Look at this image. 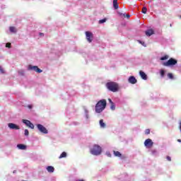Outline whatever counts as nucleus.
Wrapping results in <instances>:
<instances>
[{
	"label": "nucleus",
	"instance_id": "obj_12",
	"mask_svg": "<svg viewBox=\"0 0 181 181\" xmlns=\"http://www.w3.org/2000/svg\"><path fill=\"white\" fill-rule=\"evenodd\" d=\"M139 74H140V76H141V77L143 80H147L148 79V76H146V74H145V72H144L142 71H140Z\"/></svg>",
	"mask_w": 181,
	"mask_h": 181
},
{
	"label": "nucleus",
	"instance_id": "obj_23",
	"mask_svg": "<svg viewBox=\"0 0 181 181\" xmlns=\"http://www.w3.org/2000/svg\"><path fill=\"white\" fill-rule=\"evenodd\" d=\"M142 13H146V12H148V8H146V7H143L142 10H141Z\"/></svg>",
	"mask_w": 181,
	"mask_h": 181
},
{
	"label": "nucleus",
	"instance_id": "obj_13",
	"mask_svg": "<svg viewBox=\"0 0 181 181\" xmlns=\"http://www.w3.org/2000/svg\"><path fill=\"white\" fill-rule=\"evenodd\" d=\"M155 32L152 29L147 30L146 31V36H152Z\"/></svg>",
	"mask_w": 181,
	"mask_h": 181
},
{
	"label": "nucleus",
	"instance_id": "obj_1",
	"mask_svg": "<svg viewBox=\"0 0 181 181\" xmlns=\"http://www.w3.org/2000/svg\"><path fill=\"white\" fill-rule=\"evenodd\" d=\"M105 107H107V100L105 99H103L99 100L95 106V112L100 114L105 110Z\"/></svg>",
	"mask_w": 181,
	"mask_h": 181
},
{
	"label": "nucleus",
	"instance_id": "obj_30",
	"mask_svg": "<svg viewBox=\"0 0 181 181\" xmlns=\"http://www.w3.org/2000/svg\"><path fill=\"white\" fill-rule=\"evenodd\" d=\"M11 44L10 42H7L6 44V47H8L9 49H11Z\"/></svg>",
	"mask_w": 181,
	"mask_h": 181
},
{
	"label": "nucleus",
	"instance_id": "obj_36",
	"mask_svg": "<svg viewBox=\"0 0 181 181\" xmlns=\"http://www.w3.org/2000/svg\"><path fill=\"white\" fill-rule=\"evenodd\" d=\"M177 142H181V139H177Z\"/></svg>",
	"mask_w": 181,
	"mask_h": 181
},
{
	"label": "nucleus",
	"instance_id": "obj_8",
	"mask_svg": "<svg viewBox=\"0 0 181 181\" xmlns=\"http://www.w3.org/2000/svg\"><path fill=\"white\" fill-rule=\"evenodd\" d=\"M28 69L33 70L34 71H36V73H42L43 72V70L39 69V67H37V66L30 65L28 66Z\"/></svg>",
	"mask_w": 181,
	"mask_h": 181
},
{
	"label": "nucleus",
	"instance_id": "obj_15",
	"mask_svg": "<svg viewBox=\"0 0 181 181\" xmlns=\"http://www.w3.org/2000/svg\"><path fill=\"white\" fill-rule=\"evenodd\" d=\"M17 148H18V149H21L22 151H25V149H26V146L25 144H18Z\"/></svg>",
	"mask_w": 181,
	"mask_h": 181
},
{
	"label": "nucleus",
	"instance_id": "obj_32",
	"mask_svg": "<svg viewBox=\"0 0 181 181\" xmlns=\"http://www.w3.org/2000/svg\"><path fill=\"white\" fill-rule=\"evenodd\" d=\"M166 159H167V160H168L169 162H170V161L172 160V158H171L170 156H168L166 157Z\"/></svg>",
	"mask_w": 181,
	"mask_h": 181
},
{
	"label": "nucleus",
	"instance_id": "obj_26",
	"mask_svg": "<svg viewBox=\"0 0 181 181\" xmlns=\"http://www.w3.org/2000/svg\"><path fill=\"white\" fill-rule=\"evenodd\" d=\"M161 77H165V70L161 69L160 71Z\"/></svg>",
	"mask_w": 181,
	"mask_h": 181
},
{
	"label": "nucleus",
	"instance_id": "obj_34",
	"mask_svg": "<svg viewBox=\"0 0 181 181\" xmlns=\"http://www.w3.org/2000/svg\"><path fill=\"white\" fill-rule=\"evenodd\" d=\"M108 101H109L110 104H112V103H114V102H112V100H111V98H109V99H108Z\"/></svg>",
	"mask_w": 181,
	"mask_h": 181
},
{
	"label": "nucleus",
	"instance_id": "obj_17",
	"mask_svg": "<svg viewBox=\"0 0 181 181\" xmlns=\"http://www.w3.org/2000/svg\"><path fill=\"white\" fill-rule=\"evenodd\" d=\"M113 153H114L115 156H116L117 158H121L122 156V154H121V153L119 151H113Z\"/></svg>",
	"mask_w": 181,
	"mask_h": 181
},
{
	"label": "nucleus",
	"instance_id": "obj_5",
	"mask_svg": "<svg viewBox=\"0 0 181 181\" xmlns=\"http://www.w3.org/2000/svg\"><path fill=\"white\" fill-rule=\"evenodd\" d=\"M22 122H23V124H25V125L28 127V128H30L31 129H35V125L30 121L28 119H23Z\"/></svg>",
	"mask_w": 181,
	"mask_h": 181
},
{
	"label": "nucleus",
	"instance_id": "obj_3",
	"mask_svg": "<svg viewBox=\"0 0 181 181\" xmlns=\"http://www.w3.org/2000/svg\"><path fill=\"white\" fill-rule=\"evenodd\" d=\"M90 152L92 155L95 156H98V155H101V152L103 150L101 146H98V144H95L92 148H90Z\"/></svg>",
	"mask_w": 181,
	"mask_h": 181
},
{
	"label": "nucleus",
	"instance_id": "obj_35",
	"mask_svg": "<svg viewBox=\"0 0 181 181\" xmlns=\"http://www.w3.org/2000/svg\"><path fill=\"white\" fill-rule=\"evenodd\" d=\"M40 36H45V34H43V33H40Z\"/></svg>",
	"mask_w": 181,
	"mask_h": 181
},
{
	"label": "nucleus",
	"instance_id": "obj_19",
	"mask_svg": "<svg viewBox=\"0 0 181 181\" xmlns=\"http://www.w3.org/2000/svg\"><path fill=\"white\" fill-rule=\"evenodd\" d=\"M99 124H100L101 128H105V123H104L103 119H100L99 122Z\"/></svg>",
	"mask_w": 181,
	"mask_h": 181
},
{
	"label": "nucleus",
	"instance_id": "obj_25",
	"mask_svg": "<svg viewBox=\"0 0 181 181\" xmlns=\"http://www.w3.org/2000/svg\"><path fill=\"white\" fill-rule=\"evenodd\" d=\"M168 78H170L171 80H173V74L168 73Z\"/></svg>",
	"mask_w": 181,
	"mask_h": 181
},
{
	"label": "nucleus",
	"instance_id": "obj_18",
	"mask_svg": "<svg viewBox=\"0 0 181 181\" xmlns=\"http://www.w3.org/2000/svg\"><path fill=\"white\" fill-rule=\"evenodd\" d=\"M67 156V153L62 152V154L59 156V159H62V158H66Z\"/></svg>",
	"mask_w": 181,
	"mask_h": 181
},
{
	"label": "nucleus",
	"instance_id": "obj_31",
	"mask_svg": "<svg viewBox=\"0 0 181 181\" xmlns=\"http://www.w3.org/2000/svg\"><path fill=\"white\" fill-rule=\"evenodd\" d=\"M27 108H28L29 110H32V108H33V105H28L26 106Z\"/></svg>",
	"mask_w": 181,
	"mask_h": 181
},
{
	"label": "nucleus",
	"instance_id": "obj_21",
	"mask_svg": "<svg viewBox=\"0 0 181 181\" xmlns=\"http://www.w3.org/2000/svg\"><path fill=\"white\" fill-rule=\"evenodd\" d=\"M168 59H169V55H165L164 57H160V60L163 62V60H168Z\"/></svg>",
	"mask_w": 181,
	"mask_h": 181
},
{
	"label": "nucleus",
	"instance_id": "obj_16",
	"mask_svg": "<svg viewBox=\"0 0 181 181\" xmlns=\"http://www.w3.org/2000/svg\"><path fill=\"white\" fill-rule=\"evenodd\" d=\"M113 7L115 9H118V8H119L118 6V0H113Z\"/></svg>",
	"mask_w": 181,
	"mask_h": 181
},
{
	"label": "nucleus",
	"instance_id": "obj_20",
	"mask_svg": "<svg viewBox=\"0 0 181 181\" xmlns=\"http://www.w3.org/2000/svg\"><path fill=\"white\" fill-rule=\"evenodd\" d=\"M9 30L12 33H16V28L15 27H10Z\"/></svg>",
	"mask_w": 181,
	"mask_h": 181
},
{
	"label": "nucleus",
	"instance_id": "obj_27",
	"mask_svg": "<svg viewBox=\"0 0 181 181\" xmlns=\"http://www.w3.org/2000/svg\"><path fill=\"white\" fill-rule=\"evenodd\" d=\"M107 22V18H103L99 21V23H105Z\"/></svg>",
	"mask_w": 181,
	"mask_h": 181
},
{
	"label": "nucleus",
	"instance_id": "obj_6",
	"mask_svg": "<svg viewBox=\"0 0 181 181\" xmlns=\"http://www.w3.org/2000/svg\"><path fill=\"white\" fill-rule=\"evenodd\" d=\"M144 146L146 148H151L153 146V141H152V139H147L144 141Z\"/></svg>",
	"mask_w": 181,
	"mask_h": 181
},
{
	"label": "nucleus",
	"instance_id": "obj_2",
	"mask_svg": "<svg viewBox=\"0 0 181 181\" xmlns=\"http://www.w3.org/2000/svg\"><path fill=\"white\" fill-rule=\"evenodd\" d=\"M106 88L109 91H112V93H117L119 91V85L116 82H107L106 83Z\"/></svg>",
	"mask_w": 181,
	"mask_h": 181
},
{
	"label": "nucleus",
	"instance_id": "obj_4",
	"mask_svg": "<svg viewBox=\"0 0 181 181\" xmlns=\"http://www.w3.org/2000/svg\"><path fill=\"white\" fill-rule=\"evenodd\" d=\"M175 64H177V60L170 58L168 62H163V66L165 67H169V66H175Z\"/></svg>",
	"mask_w": 181,
	"mask_h": 181
},
{
	"label": "nucleus",
	"instance_id": "obj_28",
	"mask_svg": "<svg viewBox=\"0 0 181 181\" xmlns=\"http://www.w3.org/2000/svg\"><path fill=\"white\" fill-rule=\"evenodd\" d=\"M149 134H151V129H146V131H145V134L146 135H149Z\"/></svg>",
	"mask_w": 181,
	"mask_h": 181
},
{
	"label": "nucleus",
	"instance_id": "obj_10",
	"mask_svg": "<svg viewBox=\"0 0 181 181\" xmlns=\"http://www.w3.org/2000/svg\"><path fill=\"white\" fill-rule=\"evenodd\" d=\"M8 127L10 129H20L19 126L13 123H8Z\"/></svg>",
	"mask_w": 181,
	"mask_h": 181
},
{
	"label": "nucleus",
	"instance_id": "obj_29",
	"mask_svg": "<svg viewBox=\"0 0 181 181\" xmlns=\"http://www.w3.org/2000/svg\"><path fill=\"white\" fill-rule=\"evenodd\" d=\"M0 73H1V74H4L5 73V71L4 70L2 66H0Z\"/></svg>",
	"mask_w": 181,
	"mask_h": 181
},
{
	"label": "nucleus",
	"instance_id": "obj_24",
	"mask_svg": "<svg viewBox=\"0 0 181 181\" xmlns=\"http://www.w3.org/2000/svg\"><path fill=\"white\" fill-rule=\"evenodd\" d=\"M24 135H25V136H29V130H28V129H25L24 130Z\"/></svg>",
	"mask_w": 181,
	"mask_h": 181
},
{
	"label": "nucleus",
	"instance_id": "obj_22",
	"mask_svg": "<svg viewBox=\"0 0 181 181\" xmlns=\"http://www.w3.org/2000/svg\"><path fill=\"white\" fill-rule=\"evenodd\" d=\"M110 110H112V111H115V103H110Z\"/></svg>",
	"mask_w": 181,
	"mask_h": 181
},
{
	"label": "nucleus",
	"instance_id": "obj_9",
	"mask_svg": "<svg viewBox=\"0 0 181 181\" xmlns=\"http://www.w3.org/2000/svg\"><path fill=\"white\" fill-rule=\"evenodd\" d=\"M86 39H87L88 42L89 43H91L93 42V35L92 33L86 31Z\"/></svg>",
	"mask_w": 181,
	"mask_h": 181
},
{
	"label": "nucleus",
	"instance_id": "obj_7",
	"mask_svg": "<svg viewBox=\"0 0 181 181\" xmlns=\"http://www.w3.org/2000/svg\"><path fill=\"white\" fill-rule=\"evenodd\" d=\"M37 128L38 129L39 132H42V134L48 133L47 129H46V127L42 124H37Z\"/></svg>",
	"mask_w": 181,
	"mask_h": 181
},
{
	"label": "nucleus",
	"instance_id": "obj_14",
	"mask_svg": "<svg viewBox=\"0 0 181 181\" xmlns=\"http://www.w3.org/2000/svg\"><path fill=\"white\" fill-rule=\"evenodd\" d=\"M47 170L49 173H53V172H54V167H53V166H48V167H47Z\"/></svg>",
	"mask_w": 181,
	"mask_h": 181
},
{
	"label": "nucleus",
	"instance_id": "obj_33",
	"mask_svg": "<svg viewBox=\"0 0 181 181\" xmlns=\"http://www.w3.org/2000/svg\"><path fill=\"white\" fill-rule=\"evenodd\" d=\"M124 18H127L128 19H129V18L131 17V16H129V14H127V15L124 14Z\"/></svg>",
	"mask_w": 181,
	"mask_h": 181
},
{
	"label": "nucleus",
	"instance_id": "obj_11",
	"mask_svg": "<svg viewBox=\"0 0 181 181\" xmlns=\"http://www.w3.org/2000/svg\"><path fill=\"white\" fill-rule=\"evenodd\" d=\"M129 83H130V84H136V78H134V76H130L128 79Z\"/></svg>",
	"mask_w": 181,
	"mask_h": 181
}]
</instances>
